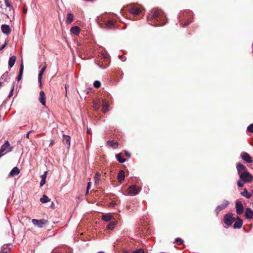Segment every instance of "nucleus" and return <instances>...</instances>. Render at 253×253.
Returning <instances> with one entry per match:
<instances>
[{
  "label": "nucleus",
  "instance_id": "obj_1",
  "mask_svg": "<svg viewBox=\"0 0 253 253\" xmlns=\"http://www.w3.org/2000/svg\"><path fill=\"white\" fill-rule=\"evenodd\" d=\"M236 168L239 176V180L237 182L239 187H243L246 182H251L253 180V176L247 171L246 166L241 163H237Z\"/></svg>",
  "mask_w": 253,
  "mask_h": 253
},
{
  "label": "nucleus",
  "instance_id": "obj_2",
  "mask_svg": "<svg viewBox=\"0 0 253 253\" xmlns=\"http://www.w3.org/2000/svg\"><path fill=\"white\" fill-rule=\"evenodd\" d=\"M12 148H10L9 143L8 141H6L1 146L0 149V157L2 156L4 152L7 153L11 151Z\"/></svg>",
  "mask_w": 253,
  "mask_h": 253
},
{
  "label": "nucleus",
  "instance_id": "obj_3",
  "mask_svg": "<svg viewBox=\"0 0 253 253\" xmlns=\"http://www.w3.org/2000/svg\"><path fill=\"white\" fill-rule=\"evenodd\" d=\"M235 220V218L233 217V215L231 213L226 214L224 217V222L228 226L231 225Z\"/></svg>",
  "mask_w": 253,
  "mask_h": 253
},
{
  "label": "nucleus",
  "instance_id": "obj_4",
  "mask_svg": "<svg viewBox=\"0 0 253 253\" xmlns=\"http://www.w3.org/2000/svg\"><path fill=\"white\" fill-rule=\"evenodd\" d=\"M140 191V188L136 185H132L129 187L127 190L128 194L129 195L138 194Z\"/></svg>",
  "mask_w": 253,
  "mask_h": 253
},
{
  "label": "nucleus",
  "instance_id": "obj_5",
  "mask_svg": "<svg viewBox=\"0 0 253 253\" xmlns=\"http://www.w3.org/2000/svg\"><path fill=\"white\" fill-rule=\"evenodd\" d=\"M164 14L163 12L158 10H155L152 12L151 18L156 19L157 21L161 20V19L164 17Z\"/></svg>",
  "mask_w": 253,
  "mask_h": 253
},
{
  "label": "nucleus",
  "instance_id": "obj_6",
  "mask_svg": "<svg viewBox=\"0 0 253 253\" xmlns=\"http://www.w3.org/2000/svg\"><path fill=\"white\" fill-rule=\"evenodd\" d=\"M32 222L35 226L40 228L42 227L47 222V220L43 219L40 220L33 219Z\"/></svg>",
  "mask_w": 253,
  "mask_h": 253
},
{
  "label": "nucleus",
  "instance_id": "obj_7",
  "mask_svg": "<svg viewBox=\"0 0 253 253\" xmlns=\"http://www.w3.org/2000/svg\"><path fill=\"white\" fill-rule=\"evenodd\" d=\"M236 211L238 214H241L243 213L244 207L242 203L239 201H236Z\"/></svg>",
  "mask_w": 253,
  "mask_h": 253
},
{
  "label": "nucleus",
  "instance_id": "obj_8",
  "mask_svg": "<svg viewBox=\"0 0 253 253\" xmlns=\"http://www.w3.org/2000/svg\"><path fill=\"white\" fill-rule=\"evenodd\" d=\"M240 156H241V158L245 162H246L248 163H251L252 162V157L247 152H242L241 153Z\"/></svg>",
  "mask_w": 253,
  "mask_h": 253
},
{
  "label": "nucleus",
  "instance_id": "obj_9",
  "mask_svg": "<svg viewBox=\"0 0 253 253\" xmlns=\"http://www.w3.org/2000/svg\"><path fill=\"white\" fill-rule=\"evenodd\" d=\"M229 203L228 201L224 200L223 201V203L222 204L218 206L215 209V211H216L217 214H218V212L220 211L225 209L227 207V206L229 205Z\"/></svg>",
  "mask_w": 253,
  "mask_h": 253
},
{
  "label": "nucleus",
  "instance_id": "obj_10",
  "mask_svg": "<svg viewBox=\"0 0 253 253\" xmlns=\"http://www.w3.org/2000/svg\"><path fill=\"white\" fill-rule=\"evenodd\" d=\"M46 68V65H45L41 69V70H40V71L39 72V75H38V82H39L40 87H41L42 85V75H43L44 72Z\"/></svg>",
  "mask_w": 253,
  "mask_h": 253
},
{
  "label": "nucleus",
  "instance_id": "obj_11",
  "mask_svg": "<svg viewBox=\"0 0 253 253\" xmlns=\"http://www.w3.org/2000/svg\"><path fill=\"white\" fill-rule=\"evenodd\" d=\"M109 103L106 100L104 99L102 100V111L103 113H106L109 111Z\"/></svg>",
  "mask_w": 253,
  "mask_h": 253
},
{
  "label": "nucleus",
  "instance_id": "obj_12",
  "mask_svg": "<svg viewBox=\"0 0 253 253\" xmlns=\"http://www.w3.org/2000/svg\"><path fill=\"white\" fill-rule=\"evenodd\" d=\"M63 142L69 148L70 146L71 137L69 135H63Z\"/></svg>",
  "mask_w": 253,
  "mask_h": 253
},
{
  "label": "nucleus",
  "instance_id": "obj_13",
  "mask_svg": "<svg viewBox=\"0 0 253 253\" xmlns=\"http://www.w3.org/2000/svg\"><path fill=\"white\" fill-rule=\"evenodd\" d=\"M245 216L248 219L253 218V211L249 208H246L245 210Z\"/></svg>",
  "mask_w": 253,
  "mask_h": 253
},
{
  "label": "nucleus",
  "instance_id": "obj_14",
  "mask_svg": "<svg viewBox=\"0 0 253 253\" xmlns=\"http://www.w3.org/2000/svg\"><path fill=\"white\" fill-rule=\"evenodd\" d=\"M46 97L45 94L43 91H41L40 92L39 101L43 105H45Z\"/></svg>",
  "mask_w": 253,
  "mask_h": 253
},
{
  "label": "nucleus",
  "instance_id": "obj_15",
  "mask_svg": "<svg viewBox=\"0 0 253 253\" xmlns=\"http://www.w3.org/2000/svg\"><path fill=\"white\" fill-rule=\"evenodd\" d=\"M1 29L2 32L6 35H8L11 32V29L8 25H2L1 26Z\"/></svg>",
  "mask_w": 253,
  "mask_h": 253
},
{
  "label": "nucleus",
  "instance_id": "obj_16",
  "mask_svg": "<svg viewBox=\"0 0 253 253\" xmlns=\"http://www.w3.org/2000/svg\"><path fill=\"white\" fill-rule=\"evenodd\" d=\"M243 225L242 220L239 218H237V220L235 222L233 227L235 229H240L242 227Z\"/></svg>",
  "mask_w": 253,
  "mask_h": 253
},
{
  "label": "nucleus",
  "instance_id": "obj_17",
  "mask_svg": "<svg viewBox=\"0 0 253 253\" xmlns=\"http://www.w3.org/2000/svg\"><path fill=\"white\" fill-rule=\"evenodd\" d=\"M23 70H24V65H23V61L22 60L21 64H20L19 74V75L18 76V77H17V81H19L21 80L22 75H23Z\"/></svg>",
  "mask_w": 253,
  "mask_h": 253
},
{
  "label": "nucleus",
  "instance_id": "obj_18",
  "mask_svg": "<svg viewBox=\"0 0 253 253\" xmlns=\"http://www.w3.org/2000/svg\"><path fill=\"white\" fill-rule=\"evenodd\" d=\"M20 173V169L18 168L15 167L12 169L11 171L9 173V175L10 176H14L15 175H18Z\"/></svg>",
  "mask_w": 253,
  "mask_h": 253
},
{
  "label": "nucleus",
  "instance_id": "obj_19",
  "mask_svg": "<svg viewBox=\"0 0 253 253\" xmlns=\"http://www.w3.org/2000/svg\"><path fill=\"white\" fill-rule=\"evenodd\" d=\"M129 12L134 15H137L141 13V9L139 8H132L129 9Z\"/></svg>",
  "mask_w": 253,
  "mask_h": 253
},
{
  "label": "nucleus",
  "instance_id": "obj_20",
  "mask_svg": "<svg viewBox=\"0 0 253 253\" xmlns=\"http://www.w3.org/2000/svg\"><path fill=\"white\" fill-rule=\"evenodd\" d=\"M125 177V172L123 170H120L117 176L118 181L122 182L124 180Z\"/></svg>",
  "mask_w": 253,
  "mask_h": 253
},
{
  "label": "nucleus",
  "instance_id": "obj_21",
  "mask_svg": "<svg viewBox=\"0 0 253 253\" xmlns=\"http://www.w3.org/2000/svg\"><path fill=\"white\" fill-rule=\"evenodd\" d=\"M71 32L75 35H78L81 32V29L79 27L75 26L71 28Z\"/></svg>",
  "mask_w": 253,
  "mask_h": 253
},
{
  "label": "nucleus",
  "instance_id": "obj_22",
  "mask_svg": "<svg viewBox=\"0 0 253 253\" xmlns=\"http://www.w3.org/2000/svg\"><path fill=\"white\" fill-rule=\"evenodd\" d=\"M15 61L16 57L15 56H12L9 58L8 61V66L9 68H11L14 66Z\"/></svg>",
  "mask_w": 253,
  "mask_h": 253
},
{
  "label": "nucleus",
  "instance_id": "obj_23",
  "mask_svg": "<svg viewBox=\"0 0 253 253\" xmlns=\"http://www.w3.org/2000/svg\"><path fill=\"white\" fill-rule=\"evenodd\" d=\"M74 20V16L72 13L71 12H68L67 14V17L66 20V23L70 24Z\"/></svg>",
  "mask_w": 253,
  "mask_h": 253
},
{
  "label": "nucleus",
  "instance_id": "obj_24",
  "mask_svg": "<svg viewBox=\"0 0 253 253\" xmlns=\"http://www.w3.org/2000/svg\"><path fill=\"white\" fill-rule=\"evenodd\" d=\"M107 144L108 146L112 147L114 149L118 147V143L114 141L109 140L107 142Z\"/></svg>",
  "mask_w": 253,
  "mask_h": 253
},
{
  "label": "nucleus",
  "instance_id": "obj_25",
  "mask_svg": "<svg viewBox=\"0 0 253 253\" xmlns=\"http://www.w3.org/2000/svg\"><path fill=\"white\" fill-rule=\"evenodd\" d=\"M113 218V216L111 213L106 214L102 216V219L105 221H109Z\"/></svg>",
  "mask_w": 253,
  "mask_h": 253
},
{
  "label": "nucleus",
  "instance_id": "obj_26",
  "mask_svg": "<svg viewBox=\"0 0 253 253\" xmlns=\"http://www.w3.org/2000/svg\"><path fill=\"white\" fill-rule=\"evenodd\" d=\"M100 100H95L93 103V108L96 110H98L100 108Z\"/></svg>",
  "mask_w": 253,
  "mask_h": 253
},
{
  "label": "nucleus",
  "instance_id": "obj_27",
  "mask_svg": "<svg viewBox=\"0 0 253 253\" xmlns=\"http://www.w3.org/2000/svg\"><path fill=\"white\" fill-rule=\"evenodd\" d=\"M242 196L245 197L246 198H250L251 197V195L249 193L246 188L244 189V191L241 193Z\"/></svg>",
  "mask_w": 253,
  "mask_h": 253
},
{
  "label": "nucleus",
  "instance_id": "obj_28",
  "mask_svg": "<svg viewBox=\"0 0 253 253\" xmlns=\"http://www.w3.org/2000/svg\"><path fill=\"white\" fill-rule=\"evenodd\" d=\"M40 201L42 203H46L50 201V199L45 195H43L40 199Z\"/></svg>",
  "mask_w": 253,
  "mask_h": 253
},
{
  "label": "nucleus",
  "instance_id": "obj_29",
  "mask_svg": "<svg viewBox=\"0 0 253 253\" xmlns=\"http://www.w3.org/2000/svg\"><path fill=\"white\" fill-rule=\"evenodd\" d=\"M116 158L117 160L121 163H123L126 161V159L122 158V156L120 154H118L116 155Z\"/></svg>",
  "mask_w": 253,
  "mask_h": 253
},
{
  "label": "nucleus",
  "instance_id": "obj_30",
  "mask_svg": "<svg viewBox=\"0 0 253 253\" xmlns=\"http://www.w3.org/2000/svg\"><path fill=\"white\" fill-rule=\"evenodd\" d=\"M100 179V175L99 173L97 172L94 176V183L95 184H97Z\"/></svg>",
  "mask_w": 253,
  "mask_h": 253
},
{
  "label": "nucleus",
  "instance_id": "obj_31",
  "mask_svg": "<svg viewBox=\"0 0 253 253\" xmlns=\"http://www.w3.org/2000/svg\"><path fill=\"white\" fill-rule=\"evenodd\" d=\"M116 224V222H111L107 225V228L108 230L113 229L115 228Z\"/></svg>",
  "mask_w": 253,
  "mask_h": 253
},
{
  "label": "nucleus",
  "instance_id": "obj_32",
  "mask_svg": "<svg viewBox=\"0 0 253 253\" xmlns=\"http://www.w3.org/2000/svg\"><path fill=\"white\" fill-rule=\"evenodd\" d=\"M115 22L114 21L111 20L108 21L106 24V26L108 28H111L114 25Z\"/></svg>",
  "mask_w": 253,
  "mask_h": 253
},
{
  "label": "nucleus",
  "instance_id": "obj_33",
  "mask_svg": "<svg viewBox=\"0 0 253 253\" xmlns=\"http://www.w3.org/2000/svg\"><path fill=\"white\" fill-rule=\"evenodd\" d=\"M101 83L98 81H96L93 83V86L96 88H98L100 86Z\"/></svg>",
  "mask_w": 253,
  "mask_h": 253
},
{
  "label": "nucleus",
  "instance_id": "obj_34",
  "mask_svg": "<svg viewBox=\"0 0 253 253\" xmlns=\"http://www.w3.org/2000/svg\"><path fill=\"white\" fill-rule=\"evenodd\" d=\"M175 242L178 245H181L183 242V240L179 238L175 239Z\"/></svg>",
  "mask_w": 253,
  "mask_h": 253
},
{
  "label": "nucleus",
  "instance_id": "obj_35",
  "mask_svg": "<svg viewBox=\"0 0 253 253\" xmlns=\"http://www.w3.org/2000/svg\"><path fill=\"white\" fill-rule=\"evenodd\" d=\"M247 130L249 132H253V124L249 125L247 127Z\"/></svg>",
  "mask_w": 253,
  "mask_h": 253
},
{
  "label": "nucleus",
  "instance_id": "obj_36",
  "mask_svg": "<svg viewBox=\"0 0 253 253\" xmlns=\"http://www.w3.org/2000/svg\"><path fill=\"white\" fill-rule=\"evenodd\" d=\"M144 250L142 249H139L132 252L131 253H143Z\"/></svg>",
  "mask_w": 253,
  "mask_h": 253
},
{
  "label": "nucleus",
  "instance_id": "obj_37",
  "mask_svg": "<svg viewBox=\"0 0 253 253\" xmlns=\"http://www.w3.org/2000/svg\"><path fill=\"white\" fill-rule=\"evenodd\" d=\"M14 83H13L12 84V87H11V90H10V92L9 94V97H11L12 95H13V90H14Z\"/></svg>",
  "mask_w": 253,
  "mask_h": 253
},
{
  "label": "nucleus",
  "instance_id": "obj_38",
  "mask_svg": "<svg viewBox=\"0 0 253 253\" xmlns=\"http://www.w3.org/2000/svg\"><path fill=\"white\" fill-rule=\"evenodd\" d=\"M47 171H45L44 173L41 175V178L42 179H44L46 180V175H47Z\"/></svg>",
  "mask_w": 253,
  "mask_h": 253
},
{
  "label": "nucleus",
  "instance_id": "obj_39",
  "mask_svg": "<svg viewBox=\"0 0 253 253\" xmlns=\"http://www.w3.org/2000/svg\"><path fill=\"white\" fill-rule=\"evenodd\" d=\"M91 185V182H88L87 183V192H86L87 193L88 192V190H89V189L90 188Z\"/></svg>",
  "mask_w": 253,
  "mask_h": 253
},
{
  "label": "nucleus",
  "instance_id": "obj_40",
  "mask_svg": "<svg viewBox=\"0 0 253 253\" xmlns=\"http://www.w3.org/2000/svg\"><path fill=\"white\" fill-rule=\"evenodd\" d=\"M45 181H46L45 180L42 179L41 182H40V186L41 187H42L45 183Z\"/></svg>",
  "mask_w": 253,
  "mask_h": 253
},
{
  "label": "nucleus",
  "instance_id": "obj_41",
  "mask_svg": "<svg viewBox=\"0 0 253 253\" xmlns=\"http://www.w3.org/2000/svg\"><path fill=\"white\" fill-rule=\"evenodd\" d=\"M5 5H6V6H7V7H10V6L8 1L7 0H5Z\"/></svg>",
  "mask_w": 253,
  "mask_h": 253
},
{
  "label": "nucleus",
  "instance_id": "obj_42",
  "mask_svg": "<svg viewBox=\"0 0 253 253\" xmlns=\"http://www.w3.org/2000/svg\"><path fill=\"white\" fill-rule=\"evenodd\" d=\"M6 43L5 42L0 48V50H2L6 46Z\"/></svg>",
  "mask_w": 253,
  "mask_h": 253
},
{
  "label": "nucleus",
  "instance_id": "obj_43",
  "mask_svg": "<svg viewBox=\"0 0 253 253\" xmlns=\"http://www.w3.org/2000/svg\"><path fill=\"white\" fill-rule=\"evenodd\" d=\"M32 131H29L26 134V137L29 138V134Z\"/></svg>",
  "mask_w": 253,
  "mask_h": 253
},
{
  "label": "nucleus",
  "instance_id": "obj_44",
  "mask_svg": "<svg viewBox=\"0 0 253 253\" xmlns=\"http://www.w3.org/2000/svg\"><path fill=\"white\" fill-rule=\"evenodd\" d=\"M125 154L126 156H127L128 157H130V155L129 153L127 152H125Z\"/></svg>",
  "mask_w": 253,
  "mask_h": 253
},
{
  "label": "nucleus",
  "instance_id": "obj_45",
  "mask_svg": "<svg viewBox=\"0 0 253 253\" xmlns=\"http://www.w3.org/2000/svg\"><path fill=\"white\" fill-rule=\"evenodd\" d=\"M189 24V22H186L183 25V27H185L187 25Z\"/></svg>",
  "mask_w": 253,
  "mask_h": 253
},
{
  "label": "nucleus",
  "instance_id": "obj_46",
  "mask_svg": "<svg viewBox=\"0 0 253 253\" xmlns=\"http://www.w3.org/2000/svg\"><path fill=\"white\" fill-rule=\"evenodd\" d=\"M87 133L88 134H91V131H90L89 129H87Z\"/></svg>",
  "mask_w": 253,
  "mask_h": 253
},
{
  "label": "nucleus",
  "instance_id": "obj_47",
  "mask_svg": "<svg viewBox=\"0 0 253 253\" xmlns=\"http://www.w3.org/2000/svg\"><path fill=\"white\" fill-rule=\"evenodd\" d=\"M65 90H66V96H67V89L66 86H65Z\"/></svg>",
  "mask_w": 253,
  "mask_h": 253
},
{
  "label": "nucleus",
  "instance_id": "obj_48",
  "mask_svg": "<svg viewBox=\"0 0 253 253\" xmlns=\"http://www.w3.org/2000/svg\"><path fill=\"white\" fill-rule=\"evenodd\" d=\"M23 12H24V13H26V12H27V10H26V9H24L23 10Z\"/></svg>",
  "mask_w": 253,
  "mask_h": 253
},
{
  "label": "nucleus",
  "instance_id": "obj_49",
  "mask_svg": "<svg viewBox=\"0 0 253 253\" xmlns=\"http://www.w3.org/2000/svg\"><path fill=\"white\" fill-rule=\"evenodd\" d=\"M2 86V83L0 82V87Z\"/></svg>",
  "mask_w": 253,
  "mask_h": 253
},
{
  "label": "nucleus",
  "instance_id": "obj_50",
  "mask_svg": "<svg viewBox=\"0 0 253 253\" xmlns=\"http://www.w3.org/2000/svg\"><path fill=\"white\" fill-rule=\"evenodd\" d=\"M98 253H105L104 252H99Z\"/></svg>",
  "mask_w": 253,
  "mask_h": 253
},
{
  "label": "nucleus",
  "instance_id": "obj_51",
  "mask_svg": "<svg viewBox=\"0 0 253 253\" xmlns=\"http://www.w3.org/2000/svg\"><path fill=\"white\" fill-rule=\"evenodd\" d=\"M252 192H253V190H252Z\"/></svg>",
  "mask_w": 253,
  "mask_h": 253
}]
</instances>
